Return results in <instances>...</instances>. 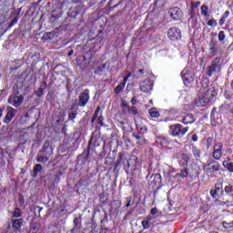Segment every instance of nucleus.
<instances>
[{"label":"nucleus","mask_w":233,"mask_h":233,"mask_svg":"<svg viewBox=\"0 0 233 233\" xmlns=\"http://www.w3.org/2000/svg\"><path fill=\"white\" fill-rule=\"evenodd\" d=\"M15 114H17V109H14V107L7 106V113L5 117L4 118V123L8 125L12 122V119L15 117Z\"/></svg>","instance_id":"9"},{"label":"nucleus","mask_w":233,"mask_h":233,"mask_svg":"<svg viewBox=\"0 0 233 233\" xmlns=\"http://www.w3.org/2000/svg\"><path fill=\"white\" fill-rule=\"evenodd\" d=\"M12 228L14 232H21V227H23V223H25V219L23 218H12Z\"/></svg>","instance_id":"10"},{"label":"nucleus","mask_w":233,"mask_h":233,"mask_svg":"<svg viewBox=\"0 0 233 233\" xmlns=\"http://www.w3.org/2000/svg\"><path fill=\"white\" fill-rule=\"evenodd\" d=\"M100 110H101V106H97L96 109V111H95V113H94V115H93V117H94L95 119H97V116H99Z\"/></svg>","instance_id":"42"},{"label":"nucleus","mask_w":233,"mask_h":233,"mask_svg":"<svg viewBox=\"0 0 233 233\" xmlns=\"http://www.w3.org/2000/svg\"><path fill=\"white\" fill-rule=\"evenodd\" d=\"M224 192L226 193V194H232V192H233V187H232V186H226L225 187V188H224Z\"/></svg>","instance_id":"40"},{"label":"nucleus","mask_w":233,"mask_h":233,"mask_svg":"<svg viewBox=\"0 0 233 233\" xmlns=\"http://www.w3.org/2000/svg\"><path fill=\"white\" fill-rule=\"evenodd\" d=\"M78 183L82 187H88V185H90V180L86 179V181H85V178H80Z\"/></svg>","instance_id":"34"},{"label":"nucleus","mask_w":233,"mask_h":233,"mask_svg":"<svg viewBox=\"0 0 233 233\" xmlns=\"http://www.w3.org/2000/svg\"><path fill=\"white\" fill-rule=\"evenodd\" d=\"M143 76H145V69H138L137 72L134 71L133 77H135L136 79H141Z\"/></svg>","instance_id":"26"},{"label":"nucleus","mask_w":233,"mask_h":233,"mask_svg":"<svg viewBox=\"0 0 233 233\" xmlns=\"http://www.w3.org/2000/svg\"><path fill=\"white\" fill-rule=\"evenodd\" d=\"M141 224H142V227H143V228H144L145 230L150 228V220H148V219L146 218L145 220H143V221L141 222Z\"/></svg>","instance_id":"33"},{"label":"nucleus","mask_w":233,"mask_h":233,"mask_svg":"<svg viewBox=\"0 0 233 233\" xmlns=\"http://www.w3.org/2000/svg\"><path fill=\"white\" fill-rule=\"evenodd\" d=\"M205 97H209V101H212L216 96H218V93L216 92V89L214 87H211L208 91H206L204 94Z\"/></svg>","instance_id":"20"},{"label":"nucleus","mask_w":233,"mask_h":233,"mask_svg":"<svg viewBox=\"0 0 233 233\" xmlns=\"http://www.w3.org/2000/svg\"><path fill=\"white\" fill-rule=\"evenodd\" d=\"M41 170H43V167L41 166V164H36L34 167V177H35L37 176V173L41 172Z\"/></svg>","instance_id":"31"},{"label":"nucleus","mask_w":233,"mask_h":233,"mask_svg":"<svg viewBox=\"0 0 233 233\" xmlns=\"http://www.w3.org/2000/svg\"><path fill=\"white\" fill-rule=\"evenodd\" d=\"M192 141L196 142L198 141V135H193L191 137Z\"/></svg>","instance_id":"61"},{"label":"nucleus","mask_w":233,"mask_h":233,"mask_svg":"<svg viewBox=\"0 0 233 233\" xmlns=\"http://www.w3.org/2000/svg\"><path fill=\"white\" fill-rule=\"evenodd\" d=\"M150 117H159V112L156 110V108H150L148 110Z\"/></svg>","instance_id":"30"},{"label":"nucleus","mask_w":233,"mask_h":233,"mask_svg":"<svg viewBox=\"0 0 233 233\" xmlns=\"http://www.w3.org/2000/svg\"><path fill=\"white\" fill-rule=\"evenodd\" d=\"M217 193L218 192H219V190H220V192H221V194L223 195V188H220V187H215V189H214Z\"/></svg>","instance_id":"59"},{"label":"nucleus","mask_w":233,"mask_h":233,"mask_svg":"<svg viewBox=\"0 0 233 233\" xmlns=\"http://www.w3.org/2000/svg\"><path fill=\"white\" fill-rule=\"evenodd\" d=\"M222 225H223V227H227V225H228V227L229 228H233V221H231V222H229V223L223 222Z\"/></svg>","instance_id":"51"},{"label":"nucleus","mask_w":233,"mask_h":233,"mask_svg":"<svg viewBox=\"0 0 233 233\" xmlns=\"http://www.w3.org/2000/svg\"><path fill=\"white\" fill-rule=\"evenodd\" d=\"M203 170L206 174H214V172H218V170H219V163L212 162L210 164H207L204 166Z\"/></svg>","instance_id":"8"},{"label":"nucleus","mask_w":233,"mask_h":233,"mask_svg":"<svg viewBox=\"0 0 233 233\" xmlns=\"http://www.w3.org/2000/svg\"><path fill=\"white\" fill-rule=\"evenodd\" d=\"M133 137L137 138V145H145V143H147V139L145 138V135L141 132L133 133Z\"/></svg>","instance_id":"18"},{"label":"nucleus","mask_w":233,"mask_h":233,"mask_svg":"<svg viewBox=\"0 0 233 233\" xmlns=\"http://www.w3.org/2000/svg\"><path fill=\"white\" fill-rule=\"evenodd\" d=\"M182 159L184 161V163L186 164V167H188V162L190 161V156H188V154H182Z\"/></svg>","instance_id":"32"},{"label":"nucleus","mask_w":233,"mask_h":233,"mask_svg":"<svg viewBox=\"0 0 233 233\" xmlns=\"http://www.w3.org/2000/svg\"><path fill=\"white\" fill-rule=\"evenodd\" d=\"M56 31L47 32L43 35V39L50 40L56 35Z\"/></svg>","instance_id":"28"},{"label":"nucleus","mask_w":233,"mask_h":233,"mask_svg":"<svg viewBox=\"0 0 233 233\" xmlns=\"http://www.w3.org/2000/svg\"><path fill=\"white\" fill-rule=\"evenodd\" d=\"M127 201L126 208H128V207H132V197H127Z\"/></svg>","instance_id":"43"},{"label":"nucleus","mask_w":233,"mask_h":233,"mask_svg":"<svg viewBox=\"0 0 233 233\" xmlns=\"http://www.w3.org/2000/svg\"><path fill=\"white\" fill-rule=\"evenodd\" d=\"M181 123H183L184 125H192V123H194V116H192V114H187L183 116Z\"/></svg>","instance_id":"23"},{"label":"nucleus","mask_w":233,"mask_h":233,"mask_svg":"<svg viewBox=\"0 0 233 233\" xmlns=\"http://www.w3.org/2000/svg\"><path fill=\"white\" fill-rule=\"evenodd\" d=\"M209 54L211 56H218V44L214 40H211L209 43Z\"/></svg>","instance_id":"22"},{"label":"nucleus","mask_w":233,"mask_h":233,"mask_svg":"<svg viewBox=\"0 0 233 233\" xmlns=\"http://www.w3.org/2000/svg\"><path fill=\"white\" fill-rule=\"evenodd\" d=\"M42 86H44V88H46L48 86L46 81L42 82Z\"/></svg>","instance_id":"63"},{"label":"nucleus","mask_w":233,"mask_h":233,"mask_svg":"<svg viewBox=\"0 0 233 233\" xmlns=\"http://www.w3.org/2000/svg\"><path fill=\"white\" fill-rule=\"evenodd\" d=\"M121 165V161L119 160V158H118V160L116 162V167H119Z\"/></svg>","instance_id":"64"},{"label":"nucleus","mask_w":233,"mask_h":233,"mask_svg":"<svg viewBox=\"0 0 233 233\" xmlns=\"http://www.w3.org/2000/svg\"><path fill=\"white\" fill-rule=\"evenodd\" d=\"M199 5H201V2L197 1L195 2V4L193 5L194 8H198V6H199Z\"/></svg>","instance_id":"58"},{"label":"nucleus","mask_w":233,"mask_h":233,"mask_svg":"<svg viewBox=\"0 0 233 233\" xmlns=\"http://www.w3.org/2000/svg\"><path fill=\"white\" fill-rule=\"evenodd\" d=\"M134 210H136V208H132L128 214H127L126 216H131V214L134 213Z\"/></svg>","instance_id":"62"},{"label":"nucleus","mask_w":233,"mask_h":233,"mask_svg":"<svg viewBox=\"0 0 233 233\" xmlns=\"http://www.w3.org/2000/svg\"><path fill=\"white\" fill-rule=\"evenodd\" d=\"M44 94H45V89L43 87L38 88L37 91L35 92V96H37L38 97H43Z\"/></svg>","instance_id":"38"},{"label":"nucleus","mask_w":233,"mask_h":233,"mask_svg":"<svg viewBox=\"0 0 233 233\" xmlns=\"http://www.w3.org/2000/svg\"><path fill=\"white\" fill-rule=\"evenodd\" d=\"M79 223H81L79 218H74V225H75V227H81V226H79Z\"/></svg>","instance_id":"50"},{"label":"nucleus","mask_w":233,"mask_h":233,"mask_svg":"<svg viewBox=\"0 0 233 233\" xmlns=\"http://www.w3.org/2000/svg\"><path fill=\"white\" fill-rule=\"evenodd\" d=\"M155 185H161V174L157 173L153 176Z\"/></svg>","instance_id":"29"},{"label":"nucleus","mask_w":233,"mask_h":233,"mask_svg":"<svg viewBox=\"0 0 233 233\" xmlns=\"http://www.w3.org/2000/svg\"><path fill=\"white\" fill-rule=\"evenodd\" d=\"M181 76L184 83H192L194 81V74L190 73V71L184 69L181 72Z\"/></svg>","instance_id":"13"},{"label":"nucleus","mask_w":233,"mask_h":233,"mask_svg":"<svg viewBox=\"0 0 233 233\" xmlns=\"http://www.w3.org/2000/svg\"><path fill=\"white\" fill-rule=\"evenodd\" d=\"M101 143H103V138L96 135V133H93L88 142L87 153L86 155L84 153L78 156V157H81V156H83L84 159H88V156H90V147H100Z\"/></svg>","instance_id":"2"},{"label":"nucleus","mask_w":233,"mask_h":233,"mask_svg":"<svg viewBox=\"0 0 233 233\" xmlns=\"http://www.w3.org/2000/svg\"><path fill=\"white\" fill-rule=\"evenodd\" d=\"M208 26H218V21H216V19L212 18L210 20L208 21Z\"/></svg>","instance_id":"37"},{"label":"nucleus","mask_w":233,"mask_h":233,"mask_svg":"<svg viewBox=\"0 0 233 233\" xmlns=\"http://www.w3.org/2000/svg\"><path fill=\"white\" fill-rule=\"evenodd\" d=\"M150 214H151L152 216H156V214H157V208H153L150 210Z\"/></svg>","instance_id":"54"},{"label":"nucleus","mask_w":233,"mask_h":233,"mask_svg":"<svg viewBox=\"0 0 233 233\" xmlns=\"http://www.w3.org/2000/svg\"><path fill=\"white\" fill-rule=\"evenodd\" d=\"M17 23V17H15V19H13V21L11 22V24L9 25V26H14V25H16Z\"/></svg>","instance_id":"57"},{"label":"nucleus","mask_w":233,"mask_h":233,"mask_svg":"<svg viewBox=\"0 0 233 233\" xmlns=\"http://www.w3.org/2000/svg\"><path fill=\"white\" fill-rule=\"evenodd\" d=\"M201 15L205 17L208 16V6L206 5H202L200 7Z\"/></svg>","instance_id":"27"},{"label":"nucleus","mask_w":233,"mask_h":233,"mask_svg":"<svg viewBox=\"0 0 233 233\" xmlns=\"http://www.w3.org/2000/svg\"><path fill=\"white\" fill-rule=\"evenodd\" d=\"M188 15H190L191 19H194V17H196V14H194V11H192V9L188 12Z\"/></svg>","instance_id":"55"},{"label":"nucleus","mask_w":233,"mask_h":233,"mask_svg":"<svg viewBox=\"0 0 233 233\" xmlns=\"http://www.w3.org/2000/svg\"><path fill=\"white\" fill-rule=\"evenodd\" d=\"M217 112H218V108L213 107V109L211 111V114H210L211 119H215V117H216L215 115H216Z\"/></svg>","instance_id":"45"},{"label":"nucleus","mask_w":233,"mask_h":233,"mask_svg":"<svg viewBox=\"0 0 233 233\" xmlns=\"http://www.w3.org/2000/svg\"><path fill=\"white\" fill-rule=\"evenodd\" d=\"M169 129L174 137H183L188 132V127H184L181 124L171 125Z\"/></svg>","instance_id":"3"},{"label":"nucleus","mask_w":233,"mask_h":233,"mask_svg":"<svg viewBox=\"0 0 233 233\" xmlns=\"http://www.w3.org/2000/svg\"><path fill=\"white\" fill-rule=\"evenodd\" d=\"M97 123L100 125V127H104L105 124H103V116H98Z\"/></svg>","instance_id":"49"},{"label":"nucleus","mask_w":233,"mask_h":233,"mask_svg":"<svg viewBox=\"0 0 233 233\" xmlns=\"http://www.w3.org/2000/svg\"><path fill=\"white\" fill-rule=\"evenodd\" d=\"M167 35L171 41H179L181 39V30L177 27H171L167 31Z\"/></svg>","instance_id":"5"},{"label":"nucleus","mask_w":233,"mask_h":233,"mask_svg":"<svg viewBox=\"0 0 233 233\" xmlns=\"http://www.w3.org/2000/svg\"><path fill=\"white\" fill-rule=\"evenodd\" d=\"M23 216V213L21 212V209L19 208H15L14 211L12 212V219L15 218H21Z\"/></svg>","instance_id":"25"},{"label":"nucleus","mask_w":233,"mask_h":233,"mask_svg":"<svg viewBox=\"0 0 233 233\" xmlns=\"http://www.w3.org/2000/svg\"><path fill=\"white\" fill-rule=\"evenodd\" d=\"M23 95L15 96V95H11L8 98V103L9 105H12L13 106H15L17 108L18 106H21V104L24 101Z\"/></svg>","instance_id":"7"},{"label":"nucleus","mask_w":233,"mask_h":233,"mask_svg":"<svg viewBox=\"0 0 233 233\" xmlns=\"http://www.w3.org/2000/svg\"><path fill=\"white\" fill-rule=\"evenodd\" d=\"M77 116V111H69L68 113V119L74 121L75 117Z\"/></svg>","instance_id":"35"},{"label":"nucleus","mask_w":233,"mask_h":233,"mask_svg":"<svg viewBox=\"0 0 233 233\" xmlns=\"http://www.w3.org/2000/svg\"><path fill=\"white\" fill-rule=\"evenodd\" d=\"M126 85H127V80L124 79V81L118 84V86L115 88V93L121 94V92H123V90L125 89Z\"/></svg>","instance_id":"24"},{"label":"nucleus","mask_w":233,"mask_h":233,"mask_svg":"<svg viewBox=\"0 0 233 233\" xmlns=\"http://www.w3.org/2000/svg\"><path fill=\"white\" fill-rule=\"evenodd\" d=\"M118 159L120 160L121 165H124V169L126 172H128V168H130V162L127 157H125L123 153L120 152L118 153Z\"/></svg>","instance_id":"15"},{"label":"nucleus","mask_w":233,"mask_h":233,"mask_svg":"<svg viewBox=\"0 0 233 233\" xmlns=\"http://www.w3.org/2000/svg\"><path fill=\"white\" fill-rule=\"evenodd\" d=\"M225 31H220L218 33V41H225Z\"/></svg>","instance_id":"41"},{"label":"nucleus","mask_w":233,"mask_h":233,"mask_svg":"<svg viewBox=\"0 0 233 233\" xmlns=\"http://www.w3.org/2000/svg\"><path fill=\"white\" fill-rule=\"evenodd\" d=\"M191 152L196 159V161H200L201 159V149L196 146H192Z\"/></svg>","instance_id":"19"},{"label":"nucleus","mask_w":233,"mask_h":233,"mask_svg":"<svg viewBox=\"0 0 233 233\" xmlns=\"http://www.w3.org/2000/svg\"><path fill=\"white\" fill-rule=\"evenodd\" d=\"M131 103H132V105H136V103H137V99L136 98V96H134V97L131 99Z\"/></svg>","instance_id":"60"},{"label":"nucleus","mask_w":233,"mask_h":233,"mask_svg":"<svg viewBox=\"0 0 233 233\" xmlns=\"http://www.w3.org/2000/svg\"><path fill=\"white\" fill-rule=\"evenodd\" d=\"M124 114H130L131 116H137V106H131L129 107L128 105L126 103L122 104Z\"/></svg>","instance_id":"14"},{"label":"nucleus","mask_w":233,"mask_h":233,"mask_svg":"<svg viewBox=\"0 0 233 233\" xmlns=\"http://www.w3.org/2000/svg\"><path fill=\"white\" fill-rule=\"evenodd\" d=\"M169 15L175 21H179L183 17V11L179 7H173L169 10Z\"/></svg>","instance_id":"11"},{"label":"nucleus","mask_w":233,"mask_h":233,"mask_svg":"<svg viewBox=\"0 0 233 233\" xmlns=\"http://www.w3.org/2000/svg\"><path fill=\"white\" fill-rule=\"evenodd\" d=\"M76 106H77L76 103H73L69 108V112H77V108L76 109Z\"/></svg>","instance_id":"44"},{"label":"nucleus","mask_w":233,"mask_h":233,"mask_svg":"<svg viewBox=\"0 0 233 233\" xmlns=\"http://www.w3.org/2000/svg\"><path fill=\"white\" fill-rule=\"evenodd\" d=\"M78 66L82 68V70H85L90 63V60H86V56H83L82 58L77 59Z\"/></svg>","instance_id":"21"},{"label":"nucleus","mask_w":233,"mask_h":233,"mask_svg":"<svg viewBox=\"0 0 233 233\" xmlns=\"http://www.w3.org/2000/svg\"><path fill=\"white\" fill-rule=\"evenodd\" d=\"M228 15H230V12L229 11H226L223 15H222V19H227V17H228Z\"/></svg>","instance_id":"53"},{"label":"nucleus","mask_w":233,"mask_h":233,"mask_svg":"<svg viewBox=\"0 0 233 233\" xmlns=\"http://www.w3.org/2000/svg\"><path fill=\"white\" fill-rule=\"evenodd\" d=\"M154 88V82L148 78L140 83V91L148 94Z\"/></svg>","instance_id":"6"},{"label":"nucleus","mask_w":233,"mask_h":233,"mask_svg":"<svg viewBox=\"0 0 233 233\" xmlns=\"http://www.w3.org/2000/svg\"><path fill=\"white\" fill-rule=\"evenodd\" d=\"M225 21H226L225 18L221 17V18L219 19V22H218V23H219V25H220V26H223V25H225Z\"/></svg>","instance_id":"56"},{"label":"nucleus","mask_w":233,"mask_h":233,"mask_svg":"<svg viewBox=\"0 0 233 233\" xmlns=\"http://www.w3.org/2000/svg\"><path fill=\"white\" fill-rule=\"evenodd\" d=\"M54 155V148L50 146V142L46 141L44 146L40 151H38L36 155L37 163L46 164L47 161L50 160V157Z\"/></svg>","instance_id":"1"},{"label":"nucleus","mask_w":233,"mask_h":233,"mask_svg":"<svg viewBox=\"0 0 233 233\" xmlns=\"http://www.w3.org/2000/svg\"><path fill=\"white\" fill-rule=\"evenodd\" d=\"M80 229H81V227L74 226V228L71 229V233H76L77 232V230H80Z\"/></svg>","instance_id":"52"},{"label":"nucleus","mask_w":233,"mask_h":233,"mask_svg":"<svg viewBox=\"0 0 233 233\" xmlns=\"http://www.w3.org/2000/svg\"><path fill=\"white\" fill-rule=\"evenodd\" d=\"M180 177L184 178V177H188V169L187 168H185V169H182L180 171V174H179Z\"/></svg>","instance_id":"36"},{"label":"nucleus","mask_w":233,"mask_h":233,"mask_svg":"<svg viewBox=\"0 0 233 233\" xmlns=\"http://www.w3.org/2000/svg\"><path fill=\"white\" fill-rule=\"evenodd\" d=\"M214 72H221V66L211 64L208 67V71H207L208 77H212V75L214 74Z\"/></svg>","instance_id":"16"},{"label":"nucleus","mask_w":233,"mask_h":233,"mask_svg":"<svg viewBox=\"0 0 233 233\" xmlns=\"http://www.w3.org/2000/svg\"><path fill=\"white\" fill-rule=\"evenodd\" d=\"M88 101H90V91L85 89L78 96L77 106L85 107L88 104Z\"/></svg>","instance_id":"4"},{"label":"nucleus","mask_w":233,"mask_h":233,"mask_svg":"<svg viewBox=\"0 0 233 233\" xmlns=\"http://www.w3.org/2000/svg\"><path fill=\"white\" fill-rule=\"evenodd\" d=\"M208 103H210V97H206L205 95L198 96L196 100L198 106H206Z\"/></svg>","instance_id":"17"},{"label":"nucleus","mask_w":233,"mask_h":233,"mask_svg":"<svg viewBox=\"0 0 233 233\" xmlns=\"http://www.w3.org/2000/svg\"><path fill=\"white\" fill-rule=\"evenodd\" d=\"M210 196L216 199V198H218V191H216L215 189L210 190Z\"/></svg>","instance_id":"48"},{"label":"nucleus","mask_w":233,"mask_h":233,"mask_svg":"<svg viewBox=\"0 0 233 233\" xmlns=\"http://www.w3.org/2000/svg\"><path fill=\"white\" fill-rule=\"evenodd\" d=\"M106 66L102 65V66H98L97 68L95 70V74H101V72H103L105 70Z\"/></svg>","instance_id":"39"},{"label":"nucleus","mask_w":233,"mask_h":233,"mask_svg":"<svg viewBox=\"0 0 233 233\" xmlns=\"http://www.w3.org/2000/svg\"><path fill=\"white\" fill-rule=\"evenodd\" d=\"M227 165H228V167H227L228 170L229 172H233V162H228V163H227Z\"/></svg>","instance_id":"47"},{"label":"nucleus","mask_w":233,"mask_h":233,"mask_svg":"<svg viewBox=\"0 0 233 233\" xmlns=\"http://www.w3.org/2000/svg\"><path fill=\"white\" fill-rule=\"evenodd\" d=\"M221 61V58L216 57L211 61V65H219V62Z\"/></svg>","instance_id":"46"},{"label":"nucleus","mask_w":233,"mask_h":233,"mask_svg":"<svg viewBox=\"0 0 233 233\" xmlns=\"http://www.w3.org/2000/svg\"><path fill=\"white\" fill-rule=\"evenodd\" d=\"M223 148V144L218 143L214 146L213 157L214 159H221V156H223V152L221 151Z\"/></svg>","instance_id":"12"}]
</instances>
